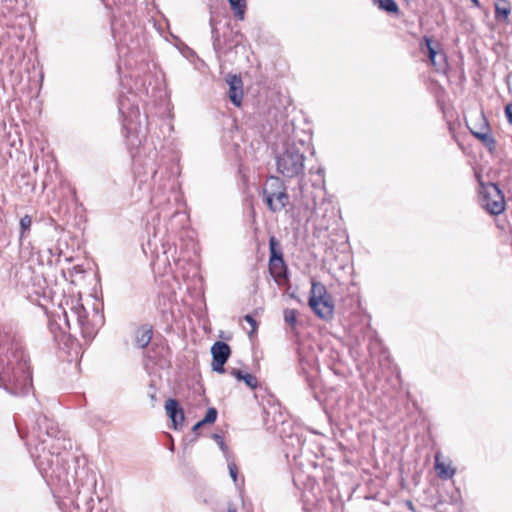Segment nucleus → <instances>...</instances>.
Returning <instances> with one entry per match:
<instances>
[{
    "label": "nucleus",
    "mask_w": 512,
    "mask_h": 512,
    "mask_svg": "<svg viewBox=\"0 0 512 512\" xmlns=\"http://www.w3.org/2000/svg\"><path fill=\"white\" fill-rule=\"evenodd\" d=\"M31 386L29 360L20 338L11 330L0 329V388L19 395L28 393Z\"/></svg>",
    "instance_id": "obj_1"
},
{
    "label": "nucleus",
    "mask_w": 512,
    "mask_h": 512,
    "mask_svg": "<svg viewBox=\"0 0 512 512\" xmlns=\"http://www.w3.org/2000/svg\"><path fill=\"white\" fill-rule=\"evenodd\" d=\"M36 427L37 431H33L32 434L28 436L27 445H31L32 438H35L42 447L41 451L39 445H35L33 449H30L31 457L34 459V463L43 477L60 478L62 473L61 468L58 466L60 460H62L60 453L46 451V447L44 446L46 443L44 436H47L49 439L55 438L59 433L58 427L46 416H39L37 418Z\"/></svg>",
    "instance_id": "obj_2"
},
{
    "label": "nucleus",
    "mask_w": 512,
    "mask_h": 512,
    "mask_svg": "<svg viewBox=\"0 0 512 512\" xmlns=\"http://www.w3.org/2000/svg\"><path fill=\"white\" fill-rule=\"evenodd\" d=\"M305 142H287L276 157L277 171L286 178L304 175Z\"/></svg>",
    "instance_id": "obj_3"
},
{
    "label": "nucleus",
    "mask_w": 512,
    "mask_h": 512,
    "mask_svg": "<svg viewBox=\"0 0 512 512\" xmlns=\"http://www.w3.org/2000/svg\"><path fill=\"white\" fill-rule=\"evenodd\" d=\"M308 304L319 318L328 320L333 317L334 304L332 298L321 282L312 281Z\"/></svg>",
    "instance_id": "obj_4"
},
{
    "label": "nucleus",
    "mask_w": 512,
    "mask_h": 512,
    "mask_svg": "<svg viewBox=\"0 0 512 512\" xmlns=\"http://www.w3.org/2000/svg\"><path fill=\"white\" fill-rule=\"evenodd\" d=\"M264 200L272 212L282 210L289 201V196L282 180L279 177L271 176L263 188Z\"/></svg>",
    "instance_id": "obj_5"
},
{
    "label": "nucleus",
    "mask_w": 512,
    "mask_h": 512,
    "mask_svg": "<svg viewBox=\"0 0 512 512\" xmlns=\"http://www.w3.org/2000/svg\"><path fill=\"white\" fill-rule=\"evenodd\" d=\"M480 204L491 215H500L506 208L503 192L491 182L481 183Z\"/></svg>",
    "instance_id": "obj_6"
},
{
    "label": "nucleus",
    "mask_w": 512,
    "mask_h": 512,
    "mask_svg": "<svg viewBox=\"0 0 512 512\" xmlns=\"http://www.w3.org/2000/svg\"><path fill=\"white\" fill-rule=\"evenodd\" d=\"M63 313L68 327H70V318L74 319L81 328L83 334L90 333L88 322V313L84 308L81 299L77 297H68L65 299Z\"/></svg>",
    "instance_id": "obj_7"
},
{
    "label": "nucleus",
    "mask_w": 512,
    "mask_h": 512,
    "mask_svg": "<svg viewBox=\"0 0 512 512\" xmlns=\"http://www.w3.org/2000/svg\"><path fill=\"white\" fill-rule=\"evenodd\" d=\"M127 99L123 96L119 99V111L123 115V122L124 127L127 130V138L129 141V144L134 146L135 143L132 139L131 133L132 130L135 129L133 127L134 123L136 122V119L139 117V109L137 106H131L128 107L126 103Z\"/></svg>",
    "instance_id": "obj_8"
},
{
    "label": "nucleus",
    "mask_w": 512,
    "mask_h": 512,
    "mask_svg": "<svg viewBox=\"0 0 512 512\" xmlns=\"http://www.w3.org/2000/svg\"><path fill=\"white\" fill-rule=\"evenodd\" d=\"M231 350L227 343L222 341L215 342L211 347L212 354V370L217 373H224V365L230 356Z\"/></svg>",
    "instance_id": "obj_9"
},
{
    "label": "nucleus",
    "mask_w": 512,
    "mask_h": 512,
    "mask_svg": "<svg viewBox=\"0 0 512 512\" xmlns=\"http://www.w3.org/2000/svg\"><path fill=\"white\" fill-rule=\"evenodd\" d=\"M227 84L229 85L228 96L230 101L237 107L241 105L243 97V82L240 76L228 75Z\"/></svg>",
    "instance_id": "obj_10"
},
{
    "label": "nucleus",
    "mask_w": 512,
    "mask_h": 512,
    "mask_svg": "<svg viewBox=\"0 0 512 512\" xmlns=\"http://www.w3.org/2000/svg\"><path fill=\"white\" fill-rule=\"evenodd\" d=\"M167 415L170 417L173 423L174 429H179L184 423V411L179 406V403L175 399H168L165 404Z\"/></svg>",
    "instance_id": "obj_11"
},
{
    "label": "nucleus",
    "mask_w": 512,
    "mask_h": 512,
    "mask_svg": "<svg viewBox=\"0 0 512 512\" xmlns=\"http://www.w3.org/2000/svg\"><path fill=\"white\" fill-rule=\"evenodd\" d=\"M435 469L438 476L444 480L451 479L455 474V469L449 463L442 462L439 454L435 455Z\"/></svg>",
    "instance_id": "obj_12"
},
{
    "label": "nucleus",
    "mask_w": 512,
    "mask_h": 512,
    "mask_svg": "<svg viewBox=\"0 0 512 512\" xmlns=\"http://www.w3.org/2000/svg\"><path fill=\"white\" fill-rule=\"evenodd\" d=\"M484 129L485 131L481 132L471 130V133L479 139L485 147H487L490 153H493L496 149L495 138L489 133V128L487 126Z\"/></svg>",
    "instance_id": "obj_13"
},
{
    "label": "nucleus",
    "mask_w": 512,
    "mask_h": 512,
    "mask_svg": "<svg viewBox=\"0 0 512 512\" xmlns=\"http://www.w3.org/2000/svg\"><path fill=\"white\" fill-rule=\"evenodd\" d=\"M152 327L150 326H142L140 327L135 334V343L139 348H145L152 339Z\"/></svg>",
    "instance_id": "obj_14"
},
{
    "label": "nucleus",
    "mask_w": 512,
    "mask_h": 512,
    "mask_svg": "<svg viewBox=\"0 0 512 512\" xmlns=\"http://www.w3.org/2000/svg\"><path fill=\"white\" fill-rule=\"evenodd\" d=\"M510 14V5L506 0H497L495 3V18L507 20Z\"/></svg>",
    "instance_id": "obj_15"
},
{
    "label": "nucleus",
    "mask_w": 512,
    "mask_h": 512,
    "mask_svg": "<svg viewBox=\"0 0 512 512\" xmlns=\"http://www.w3.org/2000/svg\"><path fill=\"white\" fill-rule=\"evenodd\" d=\"M231 9L233 10L235 16L239 20H243L245 17L246 11V1L245 0H228Z\"/></svg>",
    "instance_id": "obj_16"
},
{
    "label": "nucleus",
    "mask_w": 512,
    "mask_h": 512,
    "mask_svg": "<svg viewBox=\"0 0 512 512\" xmlns=\"http://www.w3.org/2000/svg\"><path fill=\"white\" fill-rule=\"evenodd\" d=\"M278 261L279 260H277V259H275V260L269 259V269L272 274H275L276 276L281 277L283 275V273L286 271V265H285L283 256L280 257V262H278Z\"/></svg>",
    "instance_id": "obj_17"
},
{
    "label": "nucleus",
    "mask_w": 512,
    "mask_h": 512,
    "mask_svg": "<svg viewBox=\"0 0 512 512\" xmlns=\"http://www.w3.org/2000/svg\"><path fill=\"white\" fill-rule=\"evenodd\" d=\"M269 251H270V259H272V260L277 259L280 261V257L283 256V253L279 246L278 240L274 236H271L269 238Z\"/></svg>",
    "instance_id": "obj_18"
},
{
    "label": "nucleus",
    "mask_w": 512,
    "mask_h": 512,
    "mask_svg": "<svg viewBox=\"0 0 512 512\" xmlns=\"http://www.w3.org/2000/svg\"><path fill=\"white\" fill-rule=\"evenodd\" d=\"M378 4L379 8L389 13H397L398 5L394 0H374Z\"/></svg>",
    "instance_id": "obj_19"
},
{
    "label": "nucleus",
    "mask_w": 512,
    "mask_h": 512,
    "mask_svg": "<svg viewBox=\"0 0 512 512\" xmlns=\"http://www.w3.org/2000/svg\"><path fill=\"white\" fill-rule=\"evenodd\" d=\"M424 41H425V45L427 48L429 59L432 62V64L435 65L436 64L435 58L437 55V51H436L435 47L433 46V41L430 37H427V36L424 37Z\"/></svg>",
    "instance_id": "obj_20"
},
{
    "label": "nucleus",
    "mask_w": 512,
    "mask_h": 512,
    "mask_svg": "<svg viewBox=\"0 0 512 512\" xmlns=\"http://www.w3.org/2000/svg\"><path fill=\"white\" fill-rule=\"evenodd\" d=\"M32 225V218L29 215H25L20 219V238H23L26 232H28Z\"/></svg>",
    "instance_id": "obj_21"
},
{
    "label": "nucleus",
    "mask_w": 512,
    "mask_h": 512,
    "mask_svg": "<svg viewBox=\"0 0 512 512\" xmlns=\"http://www.w3.org/2000/svg\"><path fill=\"white\" fill-rule=\"evenodd\" d=\"M218 412L214 407L207 409L205 417L200 421V424H211L217 419Z\"/></svg>",
    "instance_id": "obj_22"
},
{
    "label": "nucleus",
    "mask_w": 512,
    "mask_h": 512,
    "mask_svg": "<svg viewBox=\"0 0 512 512\" xmlns=\"http://www.w3.org/2000/svg\"><path fill=\"white\" fill-rule=\"evenodd\" d=\"M284 320L291 327H294L297 323V311L294 309L284 310Z\"/></svg>",
    "instance_id": "obj_23"
},
{
    "label": "nucleus",
    "mask_w": 512,
    "mask_h": 512,
    "mask_svg": "<svg viewBox=\"0 0 512 512\" xmlns=\"http://www.w3.org/2000/svg\"><path fill=\"white\" fill-rule=\"evenodd\" d=\"M241 381H244L245 384L251 388V389H254L257 387L258 385V381H257V378L255 376H253L252 374H249V373H245L242 377V380Z\"/></svg>",
    "instance_id": "obj_24"
},
{
    "label": "nucleus",
    "mask_w": 512,
    "mask_h": 512,
    "mask_svg": "<svg viewBox=\"0 0 512 512\" xmlns=\"http://www.w3.org/2000/svg\"><path fill=\"white\" fill-rule=\"evenodd\" d=\"M229 374L236 378L237 380L241 381L242 380V377L245 373H243L241 370L239 369H236V368H232V369H229L228 370Z\"/></svg>",
    "instance_id": "obj_25"
},
{
    "label": "nucleus",
    "mask_w": 512,
    "mask_h": 512,
    "mask_svg": "<svg viewBox=\"0 0 512 512\" xmlns=\"http://www.w3.org/2000/svg\"><path fill=\"white\" fill-rule=\"evenodd\" d=\"M229 474L231 478L233 479L234 483H237V467L234 463H229Z\"/></svg>",
    "instance_id": "obj_26"
},
{
    "label": "nucleus",
    "mask_w": 512,
    "mask_h": 512,
    "mask_svg": "<svg viewBox=\"0 0 512 512\" xmlns=\"http://www.w3.org/2000/svg\"><path fill=\"white\" fill-rule=\"evenodd\" d=\"M504 113L508 123L512 125V103H509L505 106Z\"/></svg>",
    "instance_id": "obj_27"
},
{
    "label": "nucleus",
    "mask_w": 512,
    "mask_h": 512,
    "mask_svg": "<svg viewBox=\"0 0 512 512\" xmlns=\"http://www.w3.org/2000/svg\"><path fill=\"white\" fill-rule=\"evenodd\" d=\"M244 320L251 325V332L250 333L255 332L256 328H257V324H256L255 319L251 315L248 314V315H245Z\"/></svg>",
    "instance_id": "obj_28"
},
{
    "label": "nucleus",
    "mask_w": 512,
    "mask_h": 512,
    "mask_svg": "<svg viewBox=\"0 0 512 512\" xmlns=\"http://www.w3.org/2000/svg\"><path fill=\"white\" fill-rule=\"evenodd\" d=\"M203 424H200V421L196 423L193 427V431H197Z\"/></svg>",
    "instance_id": "obj_29"
},
{
    "label": "nucleus",
    "mask_w": 512,
    "mask_h": 512,
    "mask_svg": "<svg viewBox=\"0 0 512 512\" xmlns=\"http://www.w3.org/2000/svg\"><path fill=\"white\" fill-rule=\"evenodd\" d=\"M214 438L216 439V441H218V443H220V441H223L221 436H219L217 434L214 435Z\"/></svg>",
    "instance_id": "obj_30"
},
{
    "label": "nucleus",
    "mask_w": 512,
    "mask_h": 512,
    "mask_svg": "<svg viewBox=\"0 0 512 512\" xmlns=\"http://www.w3.org/2000/svg\"><path fill=\"white\" fill-rule=\"evenodd\" d=\"M219 446H220V448H221L223 451H224V450H225V448H226L225 443H224L223 441H220Z\"/></svg>",
    "instance_id": "obj_31"
},
{
    "label": "nucleus",
    "mask_w": 512,
    "mask_h": 512,
    "mask_svg": "<svg viewBox=\"0 0 512 512\" xmlns=\"http://www.w3.org/2000/svg\"><path fill=\"white\" fill-rule=\"evenodd\" d=\"M407 506H408L409 509L413 510V504H412L411 501L407 502Z\"/></svg>",
    "instance_id": "obj_32"
},
{
    "label": "nucleus",
    "mask_w": 512,
    "mask_h": 512,
    "mask_svg": "<svg viewBox=\"0 0 512 512\" xmlns=\"http://www.w3.org/2000/svg\"><path fill=\"white\" fill-rule=\"evenodd\" d=\"M476 6H479L478 0H471Z\"/></svg>",
    "instance_id": "obj_33"
},
{
    "label": "nucleus",
    "mask_w": 512,
    "mask_h": 512,
    "mask_svg": "<svg viewBox=\"0 0 512 512\" xmlns=\"http://www.w3.org/2000/svg\"><path fill=\"white\" fill-rule=\"evenodd\" d=\"M156 173H157V171L154 169V170H153V176H155V175H156Z\"/></svg>",
    "instance_id": "obj_34"
}]
</instances>
